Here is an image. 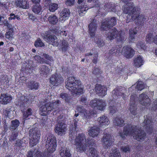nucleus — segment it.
<instances>
[{
  "label": "nucleus",
  "instance_id": "obj_1",
  "mask_svg": "<svg viewBox=\"0 0 157 157\" xmlns=\"http://www.w3.org/2000/svg\"><path fill=\"white\" fill-rule=\"evenodd\" d=\"M122 2L126 3L127 6L124 8L123 12L128 14L126 19L127 23L137 19L136 21L137 25H142L144 23V16L143 15H140V9L137 7L134 6L133 2L128 3V2L132 0H121Z\"/></svg>",
  "mask_w": 157,
  "mask_h": 157
},
{
  "label": "nucleus",
  "instance_id": "obj_2",
  "mask_svg": "<svg viewBox=\"0 0 157 157\" xmlns=\"http://www.w3.org/2000/svg\"><path fill=\"white\" fill-rule=\"evenodd\" d=\"M136 126L129 125L124 127L123 132L120 133V136L122 138L125 136L132 135L135 140L140 142L144 140L146 138V133L144 130L137 128Z\"/></svg>",
  "mask_w": 157,
  "mask_h": 157
},
{
  "label": "nucleus",
  "instance_id": "obj_3",
  "mask_svg": "<svg viewBox=\"0 0 157 157\" xmlns=\"http://www.w3.org/2000/svg\"><path fill=\"white\" fill-rule=\"evenodd\" d=\"M66 87L72 94L80 95L83 93L81 81L74 76H70L67 78Z\"/></svg>",
  "mask_w": 157,
  "mask_h": 157
},
{
  "label": "nucleus",
  "instance_id": "obj_4",
  "mask_svg": "<svg viewBox=\"0 0 157 157\" xmlns=\"http://www.w3.org/2000/svg\"><path fill=\"white\" fill-rule=\"evenodd\" d=\"M86 136L84 133H79L75 136L74 144L76 146L77 151L82 152L86 150Z\"/></svg>",
  "mask_w": 157,
  "mask_h": 157
},
{
  "label": "nucleus",
  "instance_id": "obj_5",
  "mask_svg": "<svg viewBox=\"0 0 157 157\" xmlns=\"http://www.w3.org/2000/svg\"><path fill=\"white\" fill-rule=\"evenodd\" d=\"M139 98L140 103L144 106L146 109H150L151 108V110L153 111L157 109V100H155L154 101V105L151 108V100L147 94L143 93L140 94Z\"/></svg>",
  "mask_w": 157,
  "mask_h": 157
},
{
  "label": "nucleus",
  "instance_id": "obj_6",
  "mask_svg": "<svg viewBox=\"0 0 157 157\" xmlns=\"http://www.w3.org/2000/svg\"><path fill=\"white\" fill-rule=\"evenodd\" d=\"M117 20L115 17L105 18L101 22L100 26L101 31H107L110 29L117 24Z\"/></svg>",
  "mask_w": 157,
  "mask_h": 157
},
{
  "label": "nucleus",
  "instance_id": "obj_7",
  "mask_svg": "<svg viewBox=\"0 0 157 157\" xmlns=\"http://www.w3.org/2000/svg\"><path fill=\"white\" fill-rule=\"evenodd\" d=\"M47 142L48 143V154L45 157H54L51 154L53 153L56 150L57 144L56 137L51 134L48 135L47 137Z\"/></svg>",
  "mask_w": 157,
  "mask_h": 157
},
{
  "label": "nucleus",
  "instance_id": "obj_8",
  "mask_svg": "<svg viewBox=\"0 0 157 157\" xmlns=\"http://www.w3.org/2000/svg\"><path fill=\"white\" fill-rule=\"evenodd\" d=\"M89 105L94 109L102 111L105 109L106 104L103 100L95 98L90 101Z\"/></svg>",
  "mask_w": 157,
  "mask_h": 157
},
{
  "label": "nucleus",
  "instance_id": "obj_9",
  "mask_svg": "<svg viewBox=\"0 0 157 157\" xmlns=\"http://www.w3.org/2000/svg\"><path fill=\"white\" fill-rule=\"evenodd\" d=\"M98 21L96 19L93 18L91 20L88 25V33L91 38H94L95 37L98 28Z\"/></svg>",
  "mask_w": 157,
  "mask_h": 157
},
{
  "label": "nucleus",
  "instance_id": "obj_10",
  "mask_svg": "<svg viewBox=\"0 0 157 157\" xmlns=\"http://www.w3.org/2000/svg\"><path fill=\"white\" fill-rule=\"evenodd\" d=\"M122 45H117L115 47H113L109 50L106 57L107 59L110 60L112 59L113 56H117L122 53Z\"/></svg>",
  "mask_w": 157,
  "mask_h": 157
},
{
  "label": "nucleus",
  "instance_id": "obj_11",
  "mask_svg": "<svg viewBox=\"0 0 157 157\" xmlns=\"http://www.w3.org/2000/svg\"><path fill=\"white\" fill-rule=\"evenodd\" d=\"M30 136H32V138L30 140L29 144L31 147L36 145L39 142L40 136V132L31 129L29 132Z\"/></svg>",
  "mask_w": 157,
  "mask_h": 157
},
{
  "label": "nucleus",
  "instance_id": "obj_12",
  "mask_svg": "<svg viewBox=\"0 0 157 157\" xmlns=\"http://www.w3.org/2000/svg\"><path fill=\"white\" fill-rule=\"evenodd\" d=\"M138 98L135 94L131 96L130 100L129 109L131 113L133 115L135 116L137 114V106L136 105V101Z\"/></svg>",
  "mask_w": 157,
  "mask_h": 157
},
{
  "label": "nucleus",
  "instance_id": "obj_13",
  "mask_svg": "<svg viewBox=\"0 0 157 157\" xmlns=\"http://www.w3.org/2000/svg\"><path fill=\"white\" fill-rule=\"evenodd\" d=\"M60 103V101L58 99L54 102H47L46 103L48 114L50 113L52 111L54 112L57 111H58L59 110V106Z\"/></svg>",
  "mask_w": 157,
  "mask_h": 157
},
{
  "label": "nucleus",
  "instance_id": "obj_14",
  "mask_svg": "<svg viewBox=\"0 0 157 157\" xmlns=\"http://www.w3.org/2000/svg\"><path fill=\"white\" fill-rule=\"evenodd\" d=\"M49 79L50 83L54 86H58L63 81L61 76L57 73L52 75Z\"/></svg>",
  "mask_w": 157,
  "mask_h": 157
},
{
  "label": "nucleus",
  "instance_id": "obj_15",
  "mask_svg": "<svg viewBox=\"0 0 157 157\" xmlns=\"http://www.w3.org/2000/svg\"><path fill=\"white\" fill-rule=\"evenodd\" d=\"M102 140L105 149L108 148L112 146L114 141V140L112 138L111 135L108 133L104 135Z\"/></svg>",
  "mask_w": 157,
  "mask_h": 157
},
{
  "label": "nucleus",
  "instance_id": "obj_16",
  "mask_svg": "<svg viewBox=\"0 0 157 157\" xmlns=\"http://www.w3.org/2000/svg\"><path fill=\"white\" fill-rule=\"evenodd\" d=\"M152 123V118L149 117L148 115H146L144 121V127L148 133H151L153 132V127Z\"/></svg>",
  "mask_w": 157,
  "mask_h": 157
},
{
  "label": "nucleus",
  "instance_id": "obj_17",
  "mask_svg": "<svg viewBox=\"0 0 157 157\" xmlns=\"http://www.w3.org/2000/svg\"><path fill=\"white\" fill-rule=\"evenodd\" d=\"M122 52L124 57L127 58H132L135 54V51L133 49L129 46H124L122 49Z\"/></svg>",
  "mask_w": 157,
  "mask_h": 157
},
{
  "label": "nucleus",
  "instance_id": "obj_18",
  "mask_svg": "<svg viewBox=\"0 0 157 157\" xmlns=\"http://www.w3.org/2000/svg\"><path fill=\"white\" fill-rule=\"evenodd\" d=\"M29 99L24 95L21 94V96L17 97L15 101L16 104L19 106L22 109L26 106L25 105L29 101Z\"/></svg>",
  "mask_w": 157,
  "mask_h": 157
},
{
  "label": "nucleus",
  "instance_id": "obj_19",
  "mask_svg": "<svg viewBox=\"0 0 157 157\" xmlns=\"http://www.w3.org/2000/svg\"><path fill=\"white\" fill-rule=\"evenodd\" d=\"M95 89L96 93L101 97H103L107 94V87L106 86L96 84Z\"/></svg>",
  "mask_w": 157,
  "mask_h": 157
},
{
  "label": "nucleus",
  "instance_id": "obj_20",
  "mask_svg": "<svg viewBox=\"0 0 157 157\" xmlns=\"http://www.w3.org/2000/svg\"><path fill=\"white\" fill-rule=\"evenodd\" d=\"M66 125L63 123H58L55 126L54 131L58 135H62L66 131Z\"/></svg>",
  "mask_w": 157,
  "mask_h": 157
},
{
  "label": "nucleus",
  "instance_id": "obj_21",
  "mask_svg": "<svg viewBox=\"0 0 157 157\" xmlns=\"http://www.w3.org/2000/svg\"><path fill=\"white\" fill-rule=\"evenodd\" d=\"M21 111L22 113V122L24 123L25 120L32 115L33 111L31 108H29L26 109L24 107L21 109Z\"/></svg>",
  "mask_w": 157,
  "mask_h": 157
},
{
  "label": "nucleus",
  "instance_id": "obj_22",
  "mask_svg": "<svg viewBox=\"0 0 157 157\" xmlns=\"http://www.w3.org/2000/svg\"><path fill=\"white\" fill-rule=\"evenodd\" d=\"M122 87L121 86H118L114 89L112 91L113 95L117 97H122L124 100L126 99V95L122 92Z\"/></svg>",
  "mask_w": 157,
  "mask_h": 157
},
{
  "label": "nucleus",
  "instance_id": "obj_23",
  "mask_svg": "<svg viewBox=\"0 0 157 157\" xmlns=\"http://www.w3.org/2000/svg\"><path fill=\"white\" fill-rule=\"evenodd\" d=\"M70 12L67 8H64L61 12L59 19L61 21H64L69 18Z\"/></svg>",
  "mask_w": 157,
  "mask_h": 157
},
{
  "label": "nucleus",
  "instance_id": "obj_24",
  "mask_svg": "<svg viewBox=\"0 0 157 157\" xmlns=\"http://www.w3.org/2000/svg\"><path fill=\"white\" fill-rule=\"evenodd\" d=\"M100 128L96 126L89 127L88 131L89 135L93 137H97L99 133Z\"/></svg>",
  "mask_w": 157,
  "mask_h": 157
},
{
  "label": "nucleus",
  "instance_id": "obj_25",
  "mask_svg": "<svg viewBox=\"0 0 157 157\" xmlns=\"http://www.w3.org/2000/svg\"><path fill=\"white\" fill-rule=\"evenodd\" d=\"M59 98L63 99L66 103L68 104H71L73 101L71 96L66 93H61L59 95Z\"/></svg>",
  "mask_w": 157,
  "mask_h": 157
},
{
  "label": "nucleus",
  "instance_id": "obj_26",
  "mask_svg": "<svg viewBox=\"0 0 157 157\" xmlns=\"http://www.w3.org/2000/svg\"><path fill=\"white\" fill-rule=\"evenodd\" d=\"M12 99V97L7 94H2L0 96V103L6 105L9 103Z\"/></svg>",
  "mask_w": 157,
  "mask_h": 157
},
{
  "label": "nucleus",
  "instance_id": "obj_27",
  "mask_svg": "<svg viewBox=\"0 0 157 157\" xmlns=\"http://www.w3.org/2000/svg\"><path fill=\"white\" fill-rule=\"evenodd\" d=\"M15 5L19 8L26 9L29 7L28 3L26 0H17L15 1Z\"/></svg>",
  "mask_w": 157,
  "mask_h": 157
},
{
  "label": "nucleus",
  "instance_id": "obj_28",
  "mask_svg": "<svg viewBox=\"0 0 157 157\" xmlns=\"http://www.w3.org/2000/svg\"><path fill=\"white\" fill-rule=\"evenodd\" d=\"M99 126L103 127L104 126L108 125L109 124V121L106 116L103 115L98 119Z\"/></svg>",
  "mask_w": 157,
  "mask_h": 157
},
{
  "label": "nucleus",
  "instance_id": "obj_29",
  "mask_svg": "<svg viewBox=\"0 0 157 157\" xmlns=\"http://www.w3.org/2000/svg\"><path fill=\"white\" fill-rule=\"evenodd\" d=\"M77 8L78 9V12L80 16H84L87 11L90 8L85 3H82L81 5L78 6Z\"/></svg>",
  "mask_w": 157,
  "mask_h": 157
},
{
  "label": "nucleus",
  "instance_id": "obj_30",
  "mask_svg": "<svg viewBox=\"0 0 157 157\" xmlns=\"http://www.w3.org/2000/svg\"><path fill=\"white\" fill-rule=\"evenodd\" d=\"M28 87L31 90H38L40 87V83L36 81L30 80L28 83Z\"/></svg>",
  "mask_w": 157,
  "mask_h": 157
},
{
  "label": "nucleus",
  "instance_id": "obj_31",
  "mask_svg": "<svg viewBox=\"0 0 157 157\" xmlns=\"http://www.w3.org/2000/svg\"><path fill=\"white\" fill-rule=\"evenodd\" d=\"M39 70L41 76H45L49 73L50 69L46 66L42 65L39 67Z\"/></svg>",
  "mask_w": 157,
  "mask_h": 157
},
{
  "label": "nucleus",
  "instance_id": "obj_32",
  "mask_svg": "<svg viewBox=\"0 0 157 157\" xmlns=\"http://www.w3.org/2000/svg\"><path fill=\"white\" fill-rule=\"evenodd\" d=\"M118 33V31L117 29L116 28H113L108 33L107 37L110 40H113L116 38Z\"/></svg>",
  "mask_w": 157,
  "mask_h": 157
},
{
  "label": "nucleus",
  "instance_id": "obj_33",
  "mask_svg": "<svg viewBox=\"0 0 157 157\" xmlns=\"http://www.w3.org/2000/svg\"><path fill=\"white\" fill-rule=\"evenodd\" d=\"M104 7L105 10L108 12H116V6L113 3H107L105 5Z\"/></svg>",
  "mask_w": 157,
  "mask_h": 157
},
{
  "label": "nucleus",
  "instance_id": "obj_34",
  "mask_svg": "<svg viewBox=\"0 0 157 157\" xmlns=\"http://www.w3.org/2000/svg\"><path fill=\"white\" fill-rule=\"evenodd\" d=\"M27 157H42L41 153L38 150L34 151H29L27 155Z\"/></svg>",
  "mask_w": 157,
  "mask_h": 157
},
{
  "label": "nucleus",
  "instance_id": "obj_35",
  "mask_svg": "<svg viewBox=\"0 0 157 157\" xmlns=\"http://www.w3.org/2000/svg\"><path fill=\"white\" fill-rule=\"evenodd\" d=\"M116 38L117 41L121 43H123L126 38L125 35L122 31H118V33Z\"/></svg>",
  "mask_w": 157,
  "mask_h": 157
},
{
  "label": "nucleus",
  "instance_id": "obj_36",
  "mask_svg": "<svg viewBox=\"0 0 157 157\" xmlns=\"http://www.w3.org/2000/svg\"><path fill=\"white\" fill-rule=\"evenodd\" d=\"M60 154L61 157H71L70 151L67 148H61L60 150Z\"/></svg>",
  "mask_w": 157,
  "mask_h": 157
},
{
  "label": "nucleus",
  "instance_id": "obj_37",
  "mask_svg": "<svg viewBox=\"0 0 157 157\" xmlns=\"http://www.w3.org/2000/svg\"><path fill=\"white\" fill-rule=\"evenodd\" d=\"M43 56L45 59H42V62L43 63H46L51 65L52 64L51 62L53 61L52 57L46 53L44 54Z\"/></svg>",
  "mask_w": 157,
  "mask_h": 157
},
{
  "label": "nucleus",
  "instance_id": "obj_38",
  "mask_svg": "<svg viewBox=\"0 0 157 157\" xmlns=\"http://www.w3.org/2000/svg\"><path fill=\"white\" fill-rule=\"evenodd\" d=\"M114 124L116 126L121 127L124 125V120L119 117H116L113 120Z\"/></svg>",
  "mask_w": 157,
  "mask_h": 157
},
{
  "label": "nucleus",
  "instance_id": "obj_39",
  "mask_svg": "<svg viewBox=\"0 0 157 157\" xmlns=\"http://www.w3.org/2000/svg\"><path fill=\"white\" fill-rule=\"evenodd\" d=\"M42 8L40 4H35L32 7V10L36 14H40L42 13Z\"/></svg>",
  "mask_w": 157,
  "mask_h": 157
},
{
  "label": "nucleus",
  "instance_id": "obj_40",
  "mask_svg": "<svg viewBox=\"0 0 157 157\" xmlns=\"http://www.w3.org/2000/svg\"><path fill=\"white\" fill-rule=\"evenodd\" d=\"M134 65L137 67H139L143 64V60L140 55L136 58L134 60Z\"/></svg>",
  "mask_w": 157,
  "mask_h": 157
},
{
  "label": "nucleus",
  "instance_id": "obj_41",
  "mask_svg": "<svg viewBox=\"0 0 157 157\" xmlns=\"http://www.w3.org/2000/svg\"><path fill=\"white\" fill-rule=\"evenodd\" d=\"M50 36V40H49V41L48 42L52 44L53 46H58L59 44L57 37L54 35L52 34Z\"/></svg>",
  "mask_w": 157,
  "mask_h": 157
},
{
  "label": "nucleus",
  "instance_id": "obj_42",
  "mask_svg": "<svg viewBox=\"0 0 157 157\" xmlns=\"http://www.w3.org/2000/svg\"><path fill=\"white\" fill-rule=\"evenodd\" d=\"M48 20L49 23L52 25H56L58 22V18L54 14H52L49 16Z\"/></svg>",
  "mask_w": 157,
  "mask_h": 157
},
{
  "label": "nucleus",
  "instance_id": "obj_43",
  "mask_svg": "<svg viewBox=\"0 0 157 157\" xmlns=\"http://www.w3.org/2000/svg\"><path fill=\"white\" fill-rule=\"evenodd\" d=\"M20 124V122L17 119L12 121L10 129V130L12 131L16 129L19 125Z\"/></svg>",
  "mask_w": 157,
  "mask_h": 157
},
{
  "label": "nucleus",
  "instance_id": "obj_44",
  "mask_svg": "<svg viewBox=\"0 0 157 157\" xmlns=\"http://www.w3.org/2000/svg\"><path fill=\"white\" fill-rule=\"evenodd\" d=\"M138 31L136 28L131 29L129 30V39L131 40L135 39V35L137 34Z\"/></svg>",
  "mask_w": 157,
  "mask_h": 157
},
{
  "label": "nucleus",
  "instance_id": "obj_45",
  "mask_svg": "<svg viewBox=\"0 0 157 157\" xmlns=\"http://www.w3.org/2000/svg\"><path fill=\"white\" fill-rule=\"evenodd\" d=\"M60 41L61 42L60 46L61 47L62 51L64 52H66L69 45L68 43L64 40H63L61 41L60 40Z\"/></svg>",
  "mask_w": 157,
  "mask_h": 157
},
{
  "label": "nucleus",
  "instance_id": "obj_46",
  "mask_svg": "<svg viewBox=\"0 0 157 157\" xmlns=\"http://www.w3.org/2000/svg\"><path fill=\"white\" fill-rule=\"evenodd\" d=\"M40 113L42 116H46L47 115L48 112L47 111V107L46 104L42 105L40 108Z\"/></svg>",
  "mask_w": 157,
  "mask_h": 157
},
{
  "label": "nucleus",
  "instance_id": "obj_47",
  "mask_svg": "<svg viewBox=\"0 0 157 157\" xmlns=\"http://www.w3.org/2000/svg\"><path fill=\"white\" fill-rule=\"evenodd\" d=\"M89 151H90L89 155L90 157H100L95 148H90L89 149Z\"/></svg>",
  "mask_w": 157,
  "mask_h": 157
},
{
  "label": "nucleus",
  "instance_id": "obj_48",
  "mask_svg": "<svg viewBox=\"0 0 157 157\" xmlns=\"http://www.w3.org/2000/svg\"><path fill=\"white\" fill-rule=\"evenodd\" d=\"M66 115L65 114L62 113L59 115L57 119V121L58 123H65L66 121Z\"/></svg>",
  "mask_w": 157,
  "mask_h": 157
},
{
  "label": "nucleus",
  "instance_id": "obj_49",
  "mask_svg": "<svg viewBox=\"0 0 157 157\" xmlns=\"http://www.w3.org/2000/svg\"><path fill=\"white\" fill-rule=\"evenodd\" d=\"M154 40L155 36H153L152 33H148L146 36V40L147 42L151 43L154 42Z\"/></svg>",
  "mask_w": 157,
  "mask_h": 157
},
{
  "label": "nucleus",
  "instance_id": "obj_50",
  "mask_svg": "<svg viewBox=\"0 0 157 157\" xmlns=\"http://www.w3.org/2000/svg\"><path fill=\"white\" fill-rule=\"evenodd\" d=\"M13 35V29H10L7 30L6 33V37L10 40L12 39Z\"/></svg>",
  "mask_w": 157,
  "mask_h": 157
},
{
  "label": "nucleus",
  "instance_id": "obj_51",
  "mask_svg": "<svg viewBox=\"0 0 157 157\" xmlns=\"http://www.w3.org/2000/svg\"><path fill=\"white\" fill-rule=\"evenodd\" d=\"M94 114V111L92 110L87 111L86 110V112L84 113V115L85 118L86 119H88L93 117Z\"/></svg>",
  "mask_w": 157,
  "mask_h": 157
},
{
  "label": "nucleus",
  "instance_id": "obj_52",
  "mask_svg": "<svg viewBox=\"0 0 157 157\" xmlns=\"http://www.w3.org/2000/svg\"><path fill=\"white\" fill-rule=\"evenodd\" d=\"M58 5L55 3H52L49 5L48 6V10L51 12H55L58 8Z\"/></svg>",
  "mask_w": 157,
  "mask_h": 157
},
{
  "label": "nucleus",
  "instance_id": "obj_53",
  "mask_svg": "<svg viewBox=\"0 0 157 157\" xmlns=\"http://www.w3.org/2000/svg\"><path fill=\"white\" fill-rule=\"evenodd\" d=\"M9 78L7 76L3 75L2 76V78L0 80V84L4 85L5 84H7L9 82Z\"/></svg>",
  "mask_w": 157,
  "mask_h": 157
},
{
  "label": "nucleus",
  "instance_id": "obj_54",
  "mask_svg": "<svg viewBox=\"0 0 157 157\" xmlns=\"http://www.w3.org/2000/svg\"><path fill=\"white\" fill-rule=\"evenodd\" d=\"M77 123L78 122L76 121H75L74 123V124L72 125V128H71L70 129V132L71 134H72V133H74L76 132L77 130Z\"/></svg>",
  "mask_w": 157,
  "mask_h": 157
},
{
  "label": "nucleus",
  "instance_id": "obj_55",
  "mask_svg": "<svg viewBox=\"0 0 157 157\" xmlns=\"http://www.w3.org/2000/svg\"><path fill=\"white\" fill-rule=\"evenodd\" d=\"M96 42L99 48L103 47L105 44L104 40L99 38H96Z\"/></svg>",
  "mask_w": 157,
  "mask_h": 157
},
{
  "label": "nucleus",
  "instance_id": "obj_56",
  "mask_svg": "<svg viewBox=\"0 0 157 157\" xmlns=\"http://www.w3.org/2000/svg\"><path fill=\"white\" fill-rule=\"evenodd\" d=\"M18 134V132L14 131H13L10 137V140L11 141H14L16 139Z\"/></svg>",
  "mask_w": 157,
  "mask_h": 157
},
{
  "label": "nucleus",
  "instance_id": "obj_57",
  "mask_svg": "<svg viewBox=\"0 0 157 157\" xmlns=\"http://www.w3.org/2000/svg\"><path fill=\"white\" fill-rule=\"evenodd\" d=\"M144 88V86L143 82L141 81H138L137 83L136 88L138 90H141Z\"/></svg>",
  "mask_w": 157,
  "mask_h": 157
},
{
  "label": "nucleus",
  "instance_id": "obj_58",
  "mask_svg": "<svg viewBox=\"0 0 157 157\" xmlns=\"http://www.w3.org/2000/svg\"><path fill=\"white\" fill-rule=\"evenodd\" d=\"M34 45L36 47H42L44 46V43L40 38H38L34 43Z\"/></svg>",
  "mask_w": 157,
  "mask_h": 157
},
{
  "label": "nucleus",
  "instance_id": "obj_59",
  "mask_svg": "<svg viewBox=\"0 0 157 157\" xmlns=\"http://www.w3.org/2000/svg\"><path fill=\"white\" fill-rule=\"evenodd\" d=\"M102 73L101 70L98 67H94L92 71L93 74L99 76Z\"/></svg>",
  "mask_w": 157,
  "mask_h": 157
},
{
  "label": "nucleus",
  "instance_id": "obj_60",
  "mask_svg": "<svg viewBox=\"0 0 157 157\" xmlns=\"http://www.w3.org/2000/svg\"><path fill=\"white\" fill-rule=\"evenodd\" d=\"M80 103L82 105H87L88 102L87 98L86 97L82 96L79 100Z\"/></svg>",
  "mask_w": 157,
  "mask_h": 157
},
{
  "label": "nucleus",
  "instance_id": "obj_61",
  "mask_svg": "<svg viewBox=\"0 0 157 157\" xmlns=\"http://www.w3.org/2000/svg\"><path fill=\"white\" fill-rule=\"evenodd\" d=\"M76 110L78 113H81L82 114H84L86 112V109L83 106L80 105L77 107Z\"/></svg>",
  "mask_w": 157,
  "mask_h": 157
},
{
  "label": "nucleus",
  "instance_id": "obj_62",
  "mask_svg": "<svg viewBox=\"0 0 157 157\" xmlns=\"http://www.w3.org/2000/svg\"><path fill=\"white\" fill-rule=\"evenodd\" d=\"M131 146L127 145L125 146H123L121 148L122 151L125 153H130L131 151Z\"/></svg>",
  "mask_w": 157,
  "mask_h": 157
},
{
  "label": "nucleus",
  "instance_id": "obj_63",
  "mask_svg": "<svg viewBox=\"0 0 157 157\" xmlns=\"http://www.w3.org/2000/svg\"><path fill=\"white\" fill-rule=\"evenodd\" d=\"M51 34L49 33V32L48 31L45 32L43 34V39L46 42H48L49 41V40H50V37H51Z\"/></svg>",
  "mask_w": 157,
  "mask_h": 157
},
{
  "label": "nucleus",
  "instance_id": "obj_64",
  "mask_svg": "<svg viewBox=\"0 0 157 157\" xmlns=\"http://www.w3.org/2000/svg\"><path fill=\"white\" fill-rule=\"evenodd\" d=\"M110 154L109 157H121L120 153L117 151V149L113 150Z\"/></svg>",
  "mask_w": 157,
  "mask_h": 157
}]
</instances>
